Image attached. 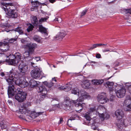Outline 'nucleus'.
<instances>
[{
    "label": "nucleus",
    "mask_w": 131,
    "mask_h": 131,
    "mask_svg": "<svg viewBox=\"0 0 131 131\" xmlns=\"http://www.w3.org/2000/svg\"><path fill=\"white\" fill-rule=\"evenodd\" d=\"M10 74L9 75V78L6 79L9 86L8 87V93L9 94L14 95L15 93L14 86V84L18 85L21 88H24L27 87L28 85L25 79H20L18 77V74L16 70L12 69L10 71Z\"/></svg>",
    "instance_id": "f257e3e1"
},
{
    "label": "nucleus",
    "mask_w": 131,
    "mask_h": 131,
    "mask_svg": "<svg viewBox=\"0 0 131 131\" xmlns=\"http://www.w3.org/2000/svg\"><path fill=\"white\" fill-rule=\"evenodd\" d=\"M90 98V95L86 92L83 90L81 91L80 96L75 100H72L70 101L68 98H67L64 102L63 105L65 107L66 110H71V106H70V103H72L75 105L76 107V111L78 113L81 112L83 108L86 107V104L84 103H81L85 99H89Z\"/></svg>",
    "instance_id": "f03ea898"
},
{
    "label": "nucleus",
    "mask_w": 131,
    "mask_h": 131,
    "mask_svg": "<svg viewBox=\"0 0 131 131\" xmlns=\"http://www.w3.org/2000/svg\"><path fill=\"white\" fill-rule=\"evenodd\" d=\"M0 57H3V58H9L8 60L6 59L5 61L8 63L9 65L16 66L17 65L18 63L20 64L19 66V69L20 72L25 74L26 72L28 70V66L26 65L24 62L20 61L21 58V56L19 53L14 56L13 54H11L8 56L4 54L0 53Z\"/></svg>",
    "instance_id": "7ed1b4c3"
},
{
    "label": "nucleus",
    "mask_w": 131,
    "mask_h": 131,
    "mask_svg": "<svg viewBox=\"0 0 131 131\" xmlns=\"http://www.w3.org/2000/svg\"><path fill=\"white\" fill-rule=\"evenodd\" d=\"M36 47V45L32 43H28L24 46L25 51L24 53L23 56L26 61H30L33 59V57H31L30 54L33 53L34 49Z\"/></svg>",
    "instance_id": "20e7f679"
},
{
    "label": "nucleus",
    "mask_w": 131,
    "mask_h": 131,
    "mask_svg": "<svg viewBox=\"0 0 131 131\" xmlns=\"http://www.w3.org/2000/svg\"><path fill=\"white\" fill-rule=\"evenodd\" d=\"M2 5V8L3 10L6 12H8L6 13L7 16L9 18H16L17 16V14L16 10L15 9H10V6L13 5V4L11 3H6L2 2L1 3Z\"/></svg>",
    "instance_id": "39448f33"
},
{
    "label": "nucleus",
    "mask_w": 131,
    "mask_h": 131,
    "mask_svg": "<svg viewBox=\"0 0 131 131\" xmlns=\"http://www.w3.org/2000/svg\"><path fill=\"white\" fill-rule=\"evenodd\" d=\"M14 95L12 94H9L8 93V95H10L12 96H14L16 93L17 94L15 96V99L18 101L19 102H23L25 100L26 98V94L20 88H18L16 91H15L14 89Z\"/></svg>",
    "instance_id": "423d86ee"
},
{
    "label": "nucleus",
    "mask_w": 131,
    "mask_h": 131,
    "mask_svg": "<svg viewBox=\"0 0 131 131\" xmlns=\"http://www.w3.org/2000/svg\"><path fill=\"white\" fill-rule=\"evenodd\" d=\"M116 91L115 93L118 98L123 97L125 95L126 90L123 87L122 85L117 84L114 85Z\"/></svg>",
    "instance_id": "0eeeda50"
},
{
    "label": "nucleus",
    "mask_w": 131,
    "mask_h": 131,
    "mask_svg": "<svg viewBox=\"0 0 131 131\" xmlns=\"http://www.w3.org/2000/svg\"><path fill=\"white\" fill-rule=\"evenodd\" d=\"M38 86L37 89L38 92L41 93V94L38 96V98L39 100L41 101L43 100L46 97L47 91L46 89L44 86L43 85L41 86L39 85Z\"/></svg>",
    "instance_id": "6e6552de"
},
{
    "label": "nucleus",
    "mask_w": 131,
    "mask_h": 131,
    "mask_svg": "<svg viewBox=\"0 0 131 131\" xmlns=\"http://www.w3.org/2000/svg\"><path fill=\"white\" fill-rule=\"evenodd\" d=\"M97 107L94 106L93 107H91L89 109L88 112L86 113L84 115V117L87 121H90L91 120L90 116L92 114L97 115L98 113L97 112Z\"/></svg>",
    "instance_id": "1a4fd4ad"
},
{
    "label": "nucleus",
    "mask_w": 131,
    "mask_h": 131,
    "mask_svg": "<svg viewBox=\"0 0 131 131\" xmlns=\"http://www.w3.org/2000/svg\"><path fill=\"white\" fill-rule=\"evenodd\" d=\"M42 73L41 68L37 67L31 71V75L32 78L37 79L40 77Z\"/></svg>",
    "instance_id": "9d476101"
},
{
    "label": "nucleus",
    "mask_w": 131,
    "mask_h": 131,
    "mask_svg": "<svg viewBox=\"0 0 131 131\" xmlns=\"http://www.w3.org/2000/svg\"><path fill=\"white\" fill-rule=\"evenodd\" d=\"M97 101L100 103L103 104L108 102L109 100L107 98L106 94L102 92L99 94L97 97Z\"/></svg>",
    "instance_id": "9b49d317"
},
{
    "label": "nucleus",
    "mask_w": 131,
    "mask_h": 131,
    "mask_svg": "<svg viewBox=\"0 0 131 131\" xmlns=\"http://www.w3.org/2000/svg\"><path fill=\"white\" fill-rule=\"evenodd\" d=\"M129 125H131V118H130L129 121L126 119L121 120L120 122L117 124V126L120 129H122Z\"/></svg>",
    "instance_id": "f8f14e48"
},
{
    "label": "nucleus",
    "mask_w": 131,
    "mask_h": 131,
    "mask_svg": "<svg viewBox=\"0 0 131 131\" xmlns=\"http://www.w3.org/2000/svg\"><path fill=\"white\" fill-rule=\"evenodd\" d=\"M124 105L126 107V108L125 110L126 111H129L131 109V97L127 96L125 100Z\"/></svg>",
    "instance_id": "ddd939ff"
},
{
    "label": "nucleus",
    "mask_w": 131,
    "mask_h": 131,
    "mask_svg": "<svg viewBox=\"0 0 131 131\" xmlns=\"http://www.w3.org/2000/svg\"><path fill=\"white\" fill-rule=\"evenodd\" d=\"M115 114L116 118L119 121L118 122V123L121 121H120V120L125 119H124V114L122 110L119 109L116 110L115 112Z\"/></svg>",
    "instance_id": "4468645a"
},
{
    "label": "nucleus",
    "mask_w": 131,
    "mask_h": 131,
    "mask_svg": "<svg viewBox=\"0 0 131 131\" xmlns=\"http://www.w3.org/2000/svg\"><path fill=\"white\" fill-rule=\"evenodd\" d=\"M98 114L100 119L102 121L108 119L110 117L109 114L106 112H104L103 113H100L98 111Z\"/></svg>",
    "instance_id": "2eb2a0df"
},
{
    "label": "nucleus",
    "mask_w": 131,
    "mask_h": 131,
    "mask_svg": "<svg viewBox=\"0 0 131 131\" xmlns=\"http://www.w3.org/2000/svg\"><path fill=\"white\" fill-rule=\"evenodd\" d=\"M42 113L41 112L36 113L35 111H32L31 112L30 116L27 117L29 119H31L32 118H35L38 116L41 115Z\"/></svg>",
    "instance_id": "dca6fc26"
},
{
    "label": "nucleus",
    "mask_w": 131,
    "mask_h": 131,
    "mask_svg": "<svg viewBox=\"0 0 131 131\" xmlns=\"http://www.w3.org/2000/svg\"><path fill=\"white\" fill-rule=\"evenodd\" d=\"M9 46L7 43L5 41H4V44L2 46L1 50L3 52H6L9 50Z\"/></svg>",
    "instance_id": "f3484780"
},
{
    "label": "nucleus",
    "mask_w": 131,
    "mask_h": 131,
    "mask_svg": "<svg viewBox=\"0 0 131 131\" xmlns=\"http://www.w3.org/2000/svg\"><path fill=\"white\" fill-rule=\"evenodd\" d=\"M90 83L88 80L83 81L81 83V86L84 89H87L89 88Z\"/></svg>",
    "instance_id": "a211bd4d"
},
{
    "label": "nucleus",
    "mask_w": 131,
    "mask_h": 131,
    "mask_svg": "<svg viewBox=\"0 0 131 131\" xmlns=\"http://www.w3.org/2000/svg\"><path fill=\"white\" fill-rule=\"evenodd\" d=\"M30 86L31 87H35L37 86H39V85L41 83L38 81H37L34 80H32L30 81Z\"/></svg>",
    "instance_id": "6ab92c4d"
},
{
    "label": "nucleus",
    "mask_w": 131,
    "mask_h": 131,
    "mask_svg": "<svg viewBox=\"0 0 131 131\" xmlns=\"http://www.w3.org/2000/svg\"><path fill=\"white\" fill-rule=\"evenodd\" d=\"M96 14L94 16V15L92 14V15L93 17H104L106 15L102 11L98 10L96 12Z\"/></svg>",
    "instance_id": "aec40b11"
},
{
    "label": "nucleus",
    "mask_w": 131,
    "mask_h": 131,
    "mask_svg": "<svg viewBox=\"0 0 131 131\" xmlns=\"http://www.w3.org/2000/svg\"><path fill=\"white\" fill-rule=\"evenodd\" d=\"M92 83L95 85H97L102 84L104 80L103 79H93L91 80Z\"/></svg>",
    "instance_id": "412c9836"
},
{
    "label": "nucleus",
    "mask_w": 131,
    "mask_h": 131,
    "mask_svg": "<svg viewBox=\"0 0 131 131\" xmlns=\"http://www.w3.org/2000/svg\"><path fill=\"white\" fill-rule=\"evenodd\" d=\"M19 111L22 114H25L28 112V111L27 107L23 105L19 107Z\"/></svg>",
    "instance_id": "4be33fe9"
},
{
    "label": "nucleus",
    "mask_w": 131,
    "mask_h": 131,
    "mask_svg": "<svg viewBox=\"0 0 131 131\" xmlns=\"http://www.w3.org/2000/svg\"><path fill=\"white\" fill-rule=\"evenodd\" d=\"M71 85L70 84H67L64 86H61V89L66 92H68L71 90Z\"/></svg>",
    "instance_id": "5701e85b"
},
{
    "label": "nucleus",
    "mask_w": 131,
    "mask_h": 131,
    "mask_svg": "<svg viewBox=\"0 0 131 131\" xmlns=\"http://www.w3.org/2000/svg\"><path fill=\"white\" fill-rule=\"evenodd\" d=\"M31 23L35 26H37L38 25V22L37 17L36 16H32L31 18Z\"/></svg>",
    "instance_id": "b1692460"
},
{
    "label": "nucleus",
    "mask_w": 131,
    "mask_h": 131,
    "mask_svg": "<svg viewBox=\"0 0 131 131\" xmlns=\"http://www.w3.org/2000/svg\"><path fill=\"white\" fill-rule=\"evenodd\" d=\"M82 90H83L84 92H86L84 90H81L80 91V92H81V91ZM71 92L72 93L74 94H77L78 95H79V97L80 96V93H79V90L77 88H73Z\"/></svg>",
    "instance_id": "393cba45"
},
{
    "label": "nucleus",
    "mask_w": 131,
    "mask_h": 131,
    "mask_svg": "<svg viewBox=\"0 0 131 131\" xmlns=\"http://www.w3.org/2000/svg\"><path fill=\"white\" fill-rule=\"evenodd\" d=\"M39 30L41 33L44 34L45 35H46V36L48 35L47 31L46 29L43 27L41 25L39 26Z\"/></svg>",
    "instance_id": "a878e982"
},
{
    "label": "nucleus",
    "mask_w": 131,
    "mask_h": 131,
    "mask_svg": "<svg viewBox=\"0 0 131 131\" xmlns=\"http://www.w3.org/2000/svg\"><path fill=\"white\" fill-rule=\"evenodd\" d=\"M31 3L32 5V7L31 8V10H34L33 8H35L38 7L39 4V3L37 1H32L31 2Z\"/></svg>",
    "instance_id": "bb28decb"
},
{
    "label": "nucleus",
    "mask_w": 131,
    "mask_h": 131,
    "mask_svg": "<svg viewBox=\"0 0 131 131\" xmlns=\"http://www.w3.org/2000/svg\"><path fill=\"white\" fill-rule=\"evenodd\" d=\"M122 13L126 16L129 15L131 14V8L123 9L122 10Z\"/></svg>",
    "instance_id": "cd10ccee"
},
{
    "label": "nucleus",
    "mask_w": 131,
    "mask_h": 131,
    "mask_svg": "<svg viewBox=\"0 0 131 131\" xmlns=\"http://www.w3.org/2000/svg\"><path fill=\"white\" fill-rule=\"evenodd\" d=\"M106 84L109 89V90L110 91L112 92L114 90V89L112 88L114 84V83L113 82H107Z\"/></svg>",
    "instance_id": "c85d7f7f"
},
{
    "label": "nucleus",
    "mask_w": 131,
    "mask_h": 131,
    "mask_svg": "<svg viewBox=\"0 0 131 131\" xmlns=\"http://www.w3.org/2000/svg\"><path fill=\"white\" fill-rule=\"evenodd\" d=\"M11 70H10L9 72V73L7 72H5V73H4L3 72H2L1 73H0V75L2 76V77H4V76H5V77H6V79H8L9 78V75L11 74L10 73V71ZM7 81V80H6Z\"/></svg>",
    "instance_id": "c756f323"
},
{
    "label": "nucleus",
    "mask_w": 131,
    "mask_h": 131,
    "mask_svg": "<svg viewBox=\"0 0 131 131\" xmlns=\"http://www.w3.org/2000/svg\"><path fill=\"white\" fill-rule=\"evenodd\" d=\"M125 85L126 87L128 88V91L131 94V82L126 83H125Z\"/></svg>",
    "instance_id": "7c9ffc66"
},
{
    "label": "nucleus",
    "mask_w": 131,
    "mask_h": 131,
    "mask_svg": "<svg viewBox=\"0 0 131 131\" xmlns=\"http://www.w3.org/2000/svg\"><path fill=\"white\" fill-rule=\"evenodd\" d=\"M99 119L98 118H96L95 120L94 121V127L93 126H92V129H93L94 130H96L97 129V127L95 126V124H96L97 123H98L99 122Z\"/></svg>",
    "instance_id": "2f4dec72"
},
{
    "label": "nucleus",
    "mask_w": 131,
    "mask_h": 131,
    "mask_svg": "<svg viewBox=\"0 0 131 131\" xmlns=\"http://www.w3.org/2000/svg\"><path fill=\"white\" fill-rule=\"evenodd\" d=\"M16 39L14 38H11L10 39H7V40H5V41L7 43H12L14 41H16Z\"/></svg>",
    "instance_id": "473e14b6"
},
{
    "label": "nucleus",
    "mask_w": 131,
    "mask_h": 131,
    "mask_svg": "<svg viewBox=\"0 0 131 131\" xmlns=\"http://www.w3.org/2000/svg\"><path fill=\"white\" fill-rule=\"evenodd\" d=\"M61 39L63 38L66 35V32L65 31H62L59 33Z\"/></svg>",
    "instance_id": "72a5a7b5"
},
{
    "label": "nucleus",
    "mask_w": 131,
    "mask_h": 131,
    "mask_svg": "<svg viewBox=\"0 0 131 131\" xmlns=\"http://www.w3.org/2000/svg\"><path fill=\"white\" fill-rule=\"evenodd\" d=\"M44 83L45 84L47 85V86L49 88H50L52 87L53 85L54 82H51L50 83H47V82H44Z\"/></svg>",
    "instance_id": "f704fd0d"
},
{
    "label": "nucleus",
    "mask_w": 131,
    "mask_h": 131,
    "mask_svg": "<svg viewBox=\"0 0 131 131\" xmlns=\"http://www.w3.org/2000/svg\"><path fill=\"white\" fill-rule=\"evenodd\" d=\"M15 30L16 31L18 32L19 34H22L23 32V31L22 30L21 28V27H18L17 28L15 29Z\"/></svg>",
    "instance_id": "c9c22d12"
},
{
    "label": "nucleus",
    "mask_w": 131,
    "mask_h": 131,
    "mask_svg": "<svg viewBox=\"0 0 131 131\" xmlns=\"http://www.w3.org/2000/svg\"><path fill=\"white\" fill-rule=\"evenodd\" d=\"M33 38L35 40L38 42H40L41 39V38L37 36H34L33 37Z\"/></svg>",
    "instance_id": "e433bc0d"
},
{
    "label": "nucleus",
    "mask_w": 131,
    "mask_h": 131,
    "mask_svg": "<svg viewBox=\"0 0 131 131\" xmlns=\"http://www.w3.org/2000/svg\"><path fill=\"white\" fill-rule=\"evenodd\" d=\"M34 27L33 26L30 24H29L27 29V31L29 32L30 31H31L32 30Z\"/></svg>",
    "instance_id": "4c0bfd02"
},
{
    "label": "nucleus",
    "mask_w": 131,
    "mask_h": 131,
    "mask_svg": "<svg viewBox=\"0 0 131 131\" xmlns=\"http://www.w3.org/2000/svg\"><path fill=\"white\" fill-rule=\"evenodd\" d=\"M0 125L2 129H7V127L4 124V123L3 122H1L0 123Z\"/></svg>",
    "instance_id": "58836bf2"
},
{
    "label": "nucleus",
    "mask_w": 131,
    "mask_h": 131,
    "mask_svg": "<svg viewBox=\"0 0 131 131\" xmlns=\"http://www.w3.org/2000/svg\"><path fill=\"white\" fill-rule=\"evenodd\" d=\"M54 40H58L61 39L59 33L54 37Z\"/></svg>",
    "instance_id": "ea45409f"
},
{
    "label": "nucleus",
    "mask_w": 131,
    "mask_h": 131,
    "mask_svg": "<svg viewBox=\"0 0 131 131\" xmlns=\"http://www.w3.org/2000/svg\"><path fill=\"white\" fill-rule=\"evenodd\" d=\"M97 47L96 44H95L93 45L92 47L88 49L89 50H91L94 49Z\"/></svg>",
    "instance_id": "a19ab883"
},
{
    "label": "nucleus",
    "mask_w": 131,
    "mask_h": 131,
    "mask_svg": "<svg viewBox=\"0 0 131 131\" xmlns=\"http://www.w3.org/2000/svg\"><path fill=\"white\" fill-rule=\"evenodd\" d=\"M47 19L46 18H42L39 20V22L40 23H41L42 22H43L46 21Z\"/></svg>",
    "instance_id": "79ce46f5"
},
{
    "label": "nucleus",
    "mask_w": 131,
    "mask_h": 131,
    "mask_svg": "<svg viewBox=\"0 0 131 131\" xmlns=\"http://www.w3.org/2000/svg\"><path fill=\"white\" fill-rule=\"evenodd\" d=\"M87 12V10L85 9L82 12L81 14V16H82L84 15Z\"/></svg>",
    "instance_id": "37998d69"
},
{
    "label": "nucleus",
    "mask_w": 131,
    "mask_h": 131,
    "mask_svg": "<svg viewBox=\"0 0 131 131\" xmlns=\"http://www.w3.org/2000/svg\"><path fill=\"white\" fill-rule=\"evenodd\" d=\"M55 20L56 21H58L59 23L61 22L62 21L60 17L56 18Z\"/></svg>",
    "instance_id": "c03bdc74"
},
{
    "label": "nucleus",
    "mask_w": 131,
    "mask_h": 131,
    "mask_svg": "<svg viewBox=\"0 0 131 131\" xmlns=\"http://www.w3.org/2000/svg\"><path fill=\"white\" fill-rule=\"evenodd\" d=\"M95 57L99 59L101 58V56L100 54L98 53L96 54Z\"/></svg>",
    "instance_id": "a18cd8bd"
},
{
    "label": "nucleus",
    "mask_w": 131,
    "mask_h": 131,
    "mask_svg": "<svg viewBox=\"0 0 131 131\" xmlns=\"http://www.w3.org/2000/svg\"><path fill=\"white\" fill-rule=\"evenodd\" d=\"M34 59L36 60V61L37 62L39 61H41L40 60V57H35L34 58Z\"/></svg>",
    "instance_id": "49530a36"
},
{
    "label": "nucleus",
    "mask_w": 131,
    "mask_h": 131,
    "mask_svg": "<svg viewBox=\"0 0 131 131\" xmlns=\"http://www.w3.org/2000/svg\"><path fill=\"white\" fill-rule=\"evenodd\" d=\"M57 81L55 79V78H53L52 79L51 81L52 82H54V83Z\"/></svg>",
    "instance_id": "de8ad7c7"
},
{
    "label": "nucleus",
    "mask_w": 131,
    "mask_h": 131,
    "mask_svg": "<svg viewBox=\"0 0 131 131\" xmlns=\"http://www.w3.org/2000/svg\"><path fill=\"white\" fill-rule=\"evenodd\" d=\"M110 51V49H105L104 50H103V52H104Z\"/></svg>",
    "instance_id": "09e8293b"
},
{
    "label": "nucleus",
    "mask_w": 131,
    "mask_h": 131,
    "mask_svg": "<svg viewBox=\"0 0 131 131\" xmlns=\"http://www.w3.org/2000/svg\"><path fill=\"white\" fill-rule=\"evenodd\" d=\"M31 65L33 67H36V65L34 63L32 62H31Z\"/></svg>",
    "instance_id": "8fccbe9b"
},
{
    "label": "nucleus",
    "mask_w": 131,
    "mask_h": 131,
    "mask_svg": "<svg viewBox=\"0 0 131 131\" xmlns=\"http://www.w3.org/2000/svg\"><path fill=\"white\" fill-rule=\"evenodd\" d=\"M101 107V109L103 111H106V109L104 107L102 106H100L99 107V108Z\"/></svg>",
    "instance_id": "3c124183"
},
{
    "label": "nucleus",
    "mask_w": 131,
    "mask_h": 131,
    "mask_svg": "<svg viewBox=\"0 0 131 131\" xmlns=\"http://www.w3.org/2000/svg\"><path fill=\"white\" fill-rule=\"evenodd\" d=\"M63 118H60V121L58 122V124H61Z\"/></svg>",
    "instance_id": "603ef678"
},
{
    "label": "nucleus",
    "mask_w": 131,
    "mask_h": 131,
    "mask_svg": "<svg viewBox=\"0 0 131 131\" xmlns=\"http://www.w3.org/2000/svg\"><path fill=\"white\" fill-rule=\"evenodd\" d=\"M97 47H99L102 45H106L102 44H96Z\"/></svg>",
    "instance_id": "864d4df0"
},
{
    "label": "nucleus",
    "mask_w": 131,
    "mask_h": 131,
    "mask_svg": "<svg viewBox=\"0 0 131 131\" xmlns=\"http://www.w3.org/2000/svg\"><path fill=\"white\" fill-rule=\"evenodd\" d=\"M7 102L9 104H12V101L10 100H8L7 101Z\"/></svg>",
    "instance_id": "5fc2aeb1"
},
{
    "label": "nucleus",
    "mask_w": 131,
    "mask_h": 131,
    "mask_svg": "<svg viewBox=\"0 0 131 131\" xmlns=\"http://www.w3.org/2000/svg\"><path fill=\"white\" fill-rule=\"evenodd\" d=\"M2 27H3L4 28H6L7 27H8V26L7 25H3L2 26Z\"/></svg>",
    "instance_id": "6e6d98bb"
},
{
    "label": "nucleus",
    "mask_w": 131,
    "mask_h": 131,
    "mask_svg": "<svg viewBox=\"0 0 131 131\" xmlns=\"http://www.w3.org/2000/svg\"><path fill=\"white\" fill-rule=\"evenodd\" d=\"M3 44H4V43H3L2 42H0V46H1L0 49H1V47L3 45Z\"/></svg>",
    "instance_id": "4d7b16f0"
},
{
    "label": "nucleus",
    "mask_w": 131,
    "mask_h": 131,
    "mask_svg": "<svg viewBox=\"0 0 131 131\" xmlns=\"http://www.w3.org/2000/svg\"><path fill=\"white\" fill-rule=\"evenodd\" d=\"M49 1L52 3H53L56 1L55 0H49Z\"/></svg>",
    "instance_id": "13d9d810"
},
{
    "label": "nucleus",
    "mask_w": 131,
    "mask_h": 131,
    "mask_svg": "<svg viewBox=\"0 0 131 131\" xmlns=\"http://www.w3.org/2000/svg\"><path fill=\"white\" fill-rule=\"evenodd\" d=\"M21 42L23 43H24L25 42H26V41L23 39H21Z\"/></svg>",
    "instance_id": "bf43d9fd"
},
{
    "label": "nucleus",
    "mask_w": 131,
    "mask_h": 131,
    "mask_svg": "<svg viewBox=\"0 0 131 131\" xmlns=\"http://www.w3.org/2000/svg\"><path fill=\"white\" fill-rule=\"evenodd\" d=\"M5 61L0 60V63H2L3 62Z\"/></svg>",
    "instance_id": "052dcab7"
},
{
    "label": "nucleus",
    "mask_w": 131,
    "mask_h": 131,
    "mask_svg": "<svg viewBox=\"0 0 131 131\" xmlns=\"http://www.w3.org/2000/svg\"><path fill=\"white\" fill-rule=\"evenodd\" d=\"M106 67H108V68H109L110 67V66H109L108 65H106Z\"/></svg>",
    "instance_id": "680f3d73"
},
{
    "label": "nucleus",
    "mask_w": 131,
    "mask_h": 131,
    "mask_svg": "<svg viewBox=\"0 0 131 131\" xmlns=\"http://www.w3.org/2000/svg\"><path fill=\"white\" fill-rule=\"evenodd\" d=\"M72 120V119H69L68 120V121H69V120L71 121Z\"/></svg>",
    "instance_id": "e2e57ef3"
},
{
    "label": "nucleus",
    "mask_w": 131,
    "mask_h": 131,
    "mask_svg": "<svg viewBox=\"0 0 131 131\" xmlns=\"http://www.w3.org/2000/svg\"><path fill=\"white\" fill-rule=\"evenodd\" d=\"M86 64L85 65H84V67H83V68H84V67H85L86 66Z\"/></svg>",
    "instance_id": "0e129e2a"
},
{
    "label": "nucleus",
    "mask_w": 131,
    "mask_h": 131,
    "mask_svg": "<svg viewBox=\"0 0 131 131\" xmlns=\"http://www.w3.org/2000/svg\"><path fill=\"white\" fill-rule=\"evenodd\" d=\"M76 55H71V56H76Z\"/></svg>",
    "instance_id": "69168bd1"
},
{
    "label": "nucleus",
    "mask_w": 131,
    "mask_h": 131,
    "mask_svg": "<svg viewBox=\"0 0 131 131\" xmlns=\"http://www.w3.org/2000/svg\"><path fill=\"white\" fill-rule=\"evenodd\" d=\"M62 1H63L64 0H61Z\"/></svg>",
    "instance_id": "338daca9"
},
{
    "label": "nucleus",
    "mask_w": 131,
    "mask_h": 131,
    "mask_svg": "<svg viewBox=\"0 0 131 131\" xmlns=\"http://www.w3.org/2000/svg\"><path fill=\"white\" fill-rule=\"evenodd\" d=\"M110 78H108V79H110Z\"/></svg>",
    "instance_id": "774afa93"
}]
</instances>
